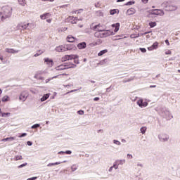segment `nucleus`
Wrapping results in <instances>:
<instances>
[{"mask_svg":"<svg viewBox=\"0 0 180 180\" xmlns=\"http://www.w3.org/2000/svg\"><path fill=\"white\" fill-rule=\"evenodd\" d=\"M113 34H115L113 32L109 30H98L94 33V37H97L98 39H103V37H109V36H113Z\"/></svg>","mask_w":180,"mask_h":180,"instance_id":"nucleus-1","label":"nucleus"},{"mask_svg":"<svg viewBox=\"0 0 180 180\" xmlns=\"http://www.w3.org/2000/svg\"><path fill=\"white\" fill-rule=\"evenodd\" d=\"M4 13H2L3 15L1 17V20L4 19H8V18H11L12 16V7L11 6H4L3 7Z\"/></svg>","mask_w":180,"mask_h":180,"instance_id":"nucleus-2","label":"nucleus"},{"mask_svg":"<svg viewBox=\"0 0 180 180\" xmlns=\"http://www.w3.org/2000/svg\"><path fill=\"white\" fill-rule=\"evenodd\" d=\"M77 65L72 63H65L56 68V71H63V70H68L69 68H75Z\"/></svg>","mask_w":180,"mask_h":180,"instance_id":"nucleus-3","label":"nucleus"},{"mask_svg":"<svg viewBox=\"0 0 180 180\" xmlns=\"http://www.w3.org/2000/svg\"><path fill=\"white\" fill-rule=\"evenodd\" d=\"M158 112L159 115L162 117H172V115H171V112L165 108H161L158 110Z\"/></svg>","mask_w":180,"mask_h":180,"instance_id":"nucleus-4","label":"nucleus"},{"mask_svg":"<svg viewBox=\"0 0 180 180\" xmlns=\"http://www.w3.org/2000/svg\"><path fill=\"white\" fill-rule=\"evenodd\" d=\"M150 15H157L158 16H164L165 13L161 9H153L150 11Z\"/></svg>","mask_w":180,"mask_h":180,"instance_id":"nucleus-5","label":"nucleus"},{"mask_svg":"<svg viewBox=\"0 0 180 180\" xmlns=\"http://www.w3.org/2000/svg\"><path fill=\"white\" fill-rule=\"evenodd\" d=\"M158 139L162 143H165L166 141H168V140H169V135L167 134H160L158 135Z\"/></svg>","mask_w":180,"mask_h":180,"instance_id":"nucleus-6","label":"nucleus"},{"mask_svg":"<svg viewBox=\"0 0 180 180\" xmlns=\"http://www.w3.org/2000/svg\"><path fill=\"white\" fill-rule=\"evenodd\" d=\"M28 96H29V93H27V91H22L21 94H20L19 100L21 101V102H25L27 99Z\"/></svg>","mask_w":180,"mask_h":180,"instance_id":"nucleus-7","label":"nucleus"},{"mask_svg":"<svg viewBox=\"0 0 180 180\" xmlns=\"http://www.w3.org/2000/svg\"><path fill=\"white\" fill-rule=\"evenodd\" d=\"M72 58H78L77 55H65L62 58V61H68Z\"/></svg>","mask_w":180,"mask_h":180,"instance_id":"nucleus-8","label":"nucleus"},{"mask_svg":"<svg viewBox=\"0 0 180 180\" xmlns=\"http://www.w3.org/2000/svg\"><path fill=\"white\" fill-rule=\"evenodd\" d=\"M136 103L139 106V108H147V106L148 105V103H147L146 101L144 102L143 99L138 100Z\"/></svg>","mask_w":180,"mask_h":180,"instance_id":"nucleus-9","label":"nucleus"},{"mask_svg":"<svg viewBox=\"0 0 180 180\" xmlns=\"http://www.w3.org/2000/svg\"><path fill=\"white\" fill-rule=\"evenodd\" d=\"M29 25H30L29 22H21L18 25V29L20 30H26L29 27Z\"/></svg>","mask_w":180,"mask_h":180,"instance_id":"nucleus-10","label":"nucleus"},{"mask_svg":"<svg viewBox=\"0 0 180 180\" xmlns=\"http://www.w3.org/2000/svg\"><path fill=\"white\" fill-rule=\"evenodd\" d=\"M162 6H165L166 11H176V6H168V5H167V2L162 3Z\"/></svg>","mask_w":180,"mask_h":180,"instance_id":"nucleus-11","label":"nucleus"},{"mask_svg":"<svg viewBox=\"0 0 180 180\" xmlns=\"http://www.w3.org/2000/svg\"><path fill=\"white\" fill-rule=\"evenodd\" d=\"M56 51H58V53H64L65 51V45H60L56 48Z\"/></svg>","mask_w":180,"mask_h":180,"instance_id":"nucleus-12","label":"nucleus"},{"mask_svg":"<svg viewBox=\"0 0 180 180\" xmlns=\"http://www.w3.org/2000/svg\"><path fill=\"white\" fill-rule=\"evenodd\" d=\"M65 51H68L70 50H75L77 48L74 44H66L65 45Z\"/></svg>","mask_w":180,"mask_h":180,"instance_id":"nucleus-13","label":"nucleus"},{"mask_svg":"<svg viewBox=\"0 0 180 180\" xmlns=\"http://www.w3.org/2000/svg\"><path fill=\"white\" fill-rule=\"evenodd\" d=\"M44 63H46V64H47V65H49V67H53V64H54V62H53V60L49 58H44Z\"/></svg>","mask_w":180,"mask_h":180,"instance_id":"nucleus-14","label":"nucleus"},{"mask_svg":"<svg viewBox=\"0 0 180 180\" xmlns=\"http://www.w3.org/2000/svg\"><path fill=\"white\" fill-rule=\"evenodd\" d=\"M77 49L79 50H82L84 49H86V42H81L77 44Z\"/></svg>","mask_w":180,"mask_h":180,"instance_id":"nucleus-15","label":"nucleus"},{"mask_svg":"<svg viewBox=\"0 0 180 180\" xmlns=\"http://www.w3.org/2000/svg\"><path fill=\"white\" fill-rule=\"evenodd\" d=\"M6 53H9L10 54H16V53H19V50H15L13 49H6Z\"/></svg>","mask_w":180,"mask_h":180,"instance_id":"nucleus-16","label":"nucleus"},{"mask_svg":"<svg viewBox=\"0 0 180 180\" xmlns=\"http://www.w3.org/2000/svg\"><path fill=\"white\" fill-rule=\"evenodd\" d=\"M158 49V42H155L153 43V44L152 45V46H150L148 48V50H149L150 51H151V50H155Z\"/></svg>","mask_w":180,"mask_h":180,"instance_id":"nucleus-17","label":"nucleus"},{"mask_svg":"<svg viewBox=\"0 0 180 180\" xmlns=\"http://www.w3.org/2000/svg\"><path fill=\"white\" fill-rule=\"evenodd\" d=\"M112 27H115L114 32L117 33V32H119V29L120 28V23L117 22L116 24H112Z\"/></svg>","mask_w":180,"mask_h":180,"instance_id":"nucleus-18","label":"nucleus"},{"mask_svg":"<svg viewBox=\"0 0 180 180\" xmlns=\"http://www.w3.org/2000/svg\"><path fill=\"white\" fill-rule=\"evenodd\" d=\"M127 15H134V13H136V9H134V8H131L127 10Z\"/></svg>","mask_w":180,"mask_h":180,"instance_id":"nucleus-19","label":"nucleus"},{"mask_svg":"<svg viewBox=\"0 0 180 180\" xmlns=\"http://www.w3.org/2000/svg\"><path fill=\"white\" fill-rule=\"evenodd\" d=\"M67 41L69 43H74V41H75V37H72V35H69L67 37Z\"/></svg>","mask_w":180,"mask_h":180,"instance_id":"nucleus-20","label":"nucleus"},{"mask_svg":"<svg viewBox=\"0 0 180 180\" xmlns=\"http://www.w3.org/2000/svg\"><path fill=\"white\" fill-rule=\"evenodd\" d=\"M60 75H58L54 76L53 77H49V78L46 79L45 80V84H49V82H50V81H53V79H54L56 78H58V77H60Z\"/></svg>","mask_w":180,"mask_h":180,"instance_id":"nucleus-21","label":"nucleus"},{"mask_svg":"<svg viewBox=\"0 0 180 180\" xmlns=\"http://www.w3.org/2000/svg\"><path fill=\"white\" fill-rule=\"evenodd\" d=\"M48 98H50V94H44V95L41 98V102H44V101H47Z\"/></svg>","mask_w":180,"mask_h":180,"instance_id":"nucleus-22","label":"nucleus"},{"mask_svg":"<svg viewBox=\"0 0 180 180\" xmlns=\"http://www.w3.org/2000/svg\"><path fill=\"white\" fill-rule=\"evenodd\" d=\"M70 19L72 20H71V23L74 24H77L78 22V17H70Z\"/></svg>","mask_w":180,"mask_h":180,"instance_id":"nucleus-23","label":"nucleus"},{"mask_svg":"<svg viewBox=\"0 0 180 180\" xmlns=\"http://www.w3.org/2000/svg\"><path fill=\"white\" fill-rule=\"evenodd\" d=\"M60 164H63V162H56L54 163H49L47 165V167H54V165H60Z\"/></svg>","mask_w":180,"mask_h":180,"instance_id":"nucleus-24","label":"nucleus"},{"mask_svg":"<svg viewBox=\"0 0 180 180\" xmlns=\"http://www.w3.org/2000/svg\"><path fill=\"white\" fill-rule=\"evenodd\" d=\"M113 168H115V169H117L119 168V160H116L112 165Z\"/></svg>","mask_w":180,"mask_h":180,"instance_id":"nucleus-25","label":"nucleus"},{"mask_svg":"<svg viewBox=\"0 0 180 180\" xmlns=\"http://www.w3.org/2000/svg\"><path fill=\"white\" fill-rule=\"evenodd\" d=\"M99 27H101V25L100 24H98V25H95L94 27H92V26H91V29L92 30H99Z\"/></svg>","mask_w":180,"mask_h":180,"instance_id":"nucleus-26","label":"nucleus"},{"mask_svg":"<svg viewBox=\"0 0 180 180\" xmlns=\"http://www.w3.org/2000/svg\"><path fill=\"white\" fill-rule=\"evenodd\" d=\"M20 160H22V155H15L13 158L14 161H19Z\"/></svg>","mask_w":180,"mask_h":180,"instance_id":"nucleus-27","label":"nucleus"},{"mask_svg":"<svg viewBox=\"0 0 180 180\" xmlns=\"http://www.w3.org/2000/svg\"><path fill=\"white\" fill-rule=\"evenodd\" d=\"M108 51V49H104L103 51H101L98 53V56L101 57V56H103V54H105V53Z\"/></svg>","mask_w":180,"mask_h":180,"instance_id":"nucleus-28","label":"nucleus"},{"mask_svg":"<svg viewBox=\"0 0 180 180\" xmlns=\"http://www.w3.org/2000/svg\"><path fill=\"white\" fill-rule=\"evenodd\" d=\"M49 15H50V13H46L43 15H41L40 18H41V19L44 20V19H46V18H47V16H49Z\"/></svg>","mask_w":180,"mask_h":180,"instance_id":"nucleus-29","label":"nucleus"},{"mask_svg":"<svg viewBox=\"0 0 180 180\" xmlns=\"http://www.w3.org/2000/svg\"><path fill=\"white\" fill-rule=\"evenodd\" d=\"M2 102H8L9 101V96H4L2 98H1Z\"/></svg>","mask_w":180,"mask_h":180,"instance_id":"nucleus-30","label":"nucleus"},{"mask_svg":"<svg viewBox=\"0 0 180 180\" xmlns=\"http://www.w3.org/2000/svg\"><path fill=\"white\" fill-rule=\"evenodd\" d=\"M43 53H44V51L39 50L38 51V53L34 55V57H39V56H41V54H43Z\"/></svg>","mask_w":180,"mask_h":180,"instance_id":"nucleus-31","label":"nucleus"},{"mask_svg":"<svg viewBox=\"0 0 180 180\" xmlns=\"http://www.w3.org/2000/svg\"><path fill=\"white\" fill-rule=\"evenodd\" d=\"M140 130L142 134H146V131H147V127H142Z\"/></svg>","mask_w":180,"mask_h":180,"instance_id":"nucleus-32","label":"nucleus"},{"mask_svg":"<svg viewBox=\"0 0 180 180\" xmlns=\"http://www.w3.org/2000/svg\"><path fill=\"white\" fill-rule=\"evenodd\" d=\"M119 165H123V164L126 163V160H117Z\"/></svg>","mask_w":180,"mask_h":180,"instance_id":"nucleus-33","label":"nucleus"},{"mask_svg":"<svg viewBox=\"0 0 180 180\" xmlns=\"http://www.w3.org/2000/svg\"><path fill=\"white\" fill-rule=\"evenodd\" d=\"M150 27H155L157 26V22H149Z\"/></svg>","mask_w":180,"mask_h":180,"instance_id":"nucleus-34","label":"nucleus"},{"mask_svg":"<svg viewBox=\"0 0 180 180\" xmlns=\"http://www.w3.org/2000/svg\"><path fill=\"white\" fill-rule=\"evenodd\" d=\"M18 3L20 4V5H22V6H25V5H26L25 0H18Z\"/></svg>","mask_w":180,"mask_h":180,"instance_id":"nucleus-35","label":"nucleus"},{"mask_svg":"<svg viewBox=\"0 0 180 180\" xmlns=\"http://www.w3.org/2000/svg\"><path fill=\"white\" fill-rule=\"evenodd\" d=\"M112 142L114 143V144H116L117 146H121L122 145V143H120V141L115 139L112 141Z\"/></svg>","mask_w":180,"mask_h":180,"instance_id":"nucleus-36","label":"nucleus"},{"mask_svg":"<svg viewBox=\"0 0 180 180\" xmlns=\"http://www.w3.org/2000/svg\"><path fill=\"white\" fill-rule=\"evenodd\" d=\"M15 139H16V137H15V136L8 137L7 141H13V140H15Z\"/></svg>","mask_w":180,"mask_h":180,"instance_id":"nucleus-37","label":"nucleus"},{"mask_svg":"<svg viewBox=\"0 0 180 180\" xmlns=\"http://www.w3.org/2000/svg\"><path fill=\"white\" fill-rule=\"evenodd\" d=\"M40 127V124H35L31 127V129H37Z\"/></svg>","mask_w":180,"mask_h":180,"instance_id":"nucleus-38","label":"nucleus"},{"mask_svg":"<svg viewBox=\"0 0 180 180\" xmlns=\"http://www.w3.org/2000/svg\"><path fill=\"white\" fill-rule=\"evenodd\" d=\"M136 4L135 1H128L127 4H125L126 6H129L130 5H134Z\"/></svg>","mask_w":180,"mask_h":180,"instance_id":"nucleus-39","label":"nucleus"},{"mask_svg":"<svg viewBox=\"0 0 180 180\" xmlns=\"http://www.w3.org/2000/svg\"><path fill=\"white\" fill-rule=\"evenodd\" d=\"M72 60H74L75 64H79V60H78V58H72Z\"/></svg>","mask_w":180,"mask_h":180,"instance_id":"nucleus-40","label":"nucleus"},{"mask_svg":"<svg viewBox=\"0 0 180 180\" xmlns=\"http://www.w3.org/2000/svg\"><path fill=\"white\" fill-rule=\"evenodd\" d=\"M37 79H39V81H44V77L41 76L37 75Z\"/></svg>","mask_w":180,"mask_h":180,"instance_id":"nucleus-41","label":"nucleus"},{"mask_svg":"<svg viewBox=\"0 0 180 180\" xmlns=\"http://www.w3.org/2000/svg\"><path fill=\"white\" fill-rule=\"evenodd\" d=\"M26 136H27V133H22L21 134L20 136H18V137L20 139H22V137H26Z\"/></svg>","mask_w":180,"mask_h":180,"instance_id":"nucleus-42","label":"nucleus"},{"mask_svg":"<svg viewBox=\"0 0 180 180\" xmlns=\"http://www.w3.org/2000/svg\"><path fill=\"white\" fill-rule=\"evenodd\" d=\"M26 165H27V163H23L22 165H20V166L18 167V168L20 169V168H23V167H26Z\"/></svg>","mask_w":180,"mask_h":180,"instance_id":"nucleus-43","label":"nucleus"},{"mask_svg":"<svg viewBox=\"0 0 180 180\" xmlns=\"http://www.w3.org/2000/svg\"><path fill=\"white\" fill-rule=\"evenodd\" d=\"M139 50L141 51V53L147 52V49H146V48H140Z\"/></svg>","mask_w":180,"mask_h":180,"instance_id":"nucleus-44","label":"nucleus"},{"mask_svg":"<svg viewBox=\"0 0 180 180\" xmlns=\"http://www.w3.org/2000/svg\"><path fill=\"white\" fill-rule=\"evenodd\" d=\"M110 15H115L116 13V9L110 10Z\"/></svg>","mask_w":180,"mask_h":180,"instance_id":"nucleus-45","label":"nucleus"},{"mask_svg":"<svg viewBox=\"0 0 180 180\" xmlns=\"http://www.w3.org/2000/svg\"><path fill=\"white\" fill-rule=\"evenodd\" d=\"M77 113H78V115H84V110H78L77 111Z\"/></svg>","mask_w":180,"mask_h":180,"instance_id":"nucleus-46","label":"nucleus"},{"mask_svg":"<svg viewBox=\"0 0 180 180\" xmlns=\"http://www.w3.org/2000/svg\"><path fill=\"white\" fill-rule=\"evenodd\" d=\"M8 115H11L9 112H4L2 113V117H5V116H8Z\"/></svg>","mask_w":180,"mask_h":180,"instance_id":"nucleus-47","label":"nucleus"},{"mask_svg":"<svg viewBox=\"0 0 180 180\" xmlns=\"http://www.w3.org/2000/svg\"><path fill=\"white\" fill-rule=\"evenodd\" d=\"M71 169L73 172L74 171H77V167H75V165L72 166Z\"/></svg>","mask_w":180,"mask_h":180,"instance_id":"nucleus-48","label":"nucleus"},{"mask_svg":"<svg viewBox=\"0 0 180 180\" xmlns=\"http://www.w3.org/2000/svg\"><path fill=\"white\" fill-rule=\"evenodd\" d=\"M131 81H134V77H130L129 79H127L128 82H130Z\"/></svg>","mask_w":180,"mask_h":180,"instance_id":"nucleus-49","label":"nucleus"},{"mask_svg":"<svg viewBox=\"0 0 180 180\" xmlns=\"http://www.w3.org/2000/svg\"><path fill=\"white\" fill-rule=\"evenodd\" d=\"M65 154L71 155V154H72V152L71 150H66V151H65Z\"/></svg>","mask_w":180,"mask_h":180,"instance_id":"nucleus-50","label":"nucleus"},{"mask_svg":"<svg viewBox=\"0 0 180 180\" xmlns=\"http://www.w3.org/2000/svg\"><path fill=\"white\" fill-rule=\"evenodd\" d=\"M148 33H151V31L146 32H144V33H143V34H141V36H144V35H146V34H148Z\"/></svg>","mask_w":180,"mask_h":180,"instance_id":"nucleus-51","label":"nucleus"},{"mask_svg":"<svg viewBox=\"0 0 180 180\" xmlns=\"http://www.w3.org/2000/svg\"><path fill=\"white\" fill-rule=\"evenodd\" d=\"M27 146H32L33 142L28 141H27Z\"/></svg>","mask_w":180,"mask_h":180,"instance_id":"nucleus-52","label":"nucleus"},{"mask_svg":"<svg viewBox=\"0 0 180 180\" xmlns=\"http://www.w3.org/2000/svg\"><path fill=\"white\" fill-rule=\"evenodd\" d=\"M105 62H106V59H105V60L101 61V63H99L98 64H99L100 65H103V63H105Z\"/></svg>","mask_w":180,"mask_h":180,"instance_id":"nucleus-53","label":"nucleus"},{"mask_svg":"<svg viewBox=\"0 0 180 180\" xmlns=\"http://www.w3.org/2000/svg\"><path fill=\"white\" fill-rule=\"evenodd\" d=\"M127 157H128V158H130L131 160V158H133V155L128 153Z\"/></svg>","mask_w":180,"mask_h":180,"instance_id":"nucleus-54","label":"nucleus"},{"mask_svg":"<svg viewBox=\"0 0 180 180\" xmlns=\"http://www.w3.org/2000/svg\"><path fill=\"white\" fill-rule=\"evenodd\" d=\"M113 167L112 166H111L110 168H109V169H108V172H112V171H113Z\"/></svg>","mask_w":180,"mask_h":180,"instance_id":"nucleus-55","label":"nucleus"},{"mask_svg":"<svg viewBox=\"0 0 180 180\" xmlns=\"http://www.w3.org/2000/svg\"><path fill=\"white\" fill-rule=\"evenodd\" d=\"M37 179V177H32V178H29L27 180H35Z\"/></svg>","mask_w":180,"mask_h":180,"instance_id":"nucleus-56","label":"nucleus"},{"mask_svg":"<svg viewBox=\"0 0 180 180\" xmlns=\"http://www.w3.org/2000/svg\"><path fill=\"white\" fill-rule=\"evenodd\" d=\"M94 101L95 102H98V101H99V97H95V98H94Z\"/></svg>","mask_w":180,"mask_h":180,"instance_id":"nucleus-57","label":"nucleus"},{"mask_svg":"<svg viewBox=\"0 0 180 180\" xmlns=\"http://www.w3.org/2000/svg\"><path fill=\"white\" fill-rule=\"evenodd\" d=\"M165 44H167V46H169V41H168V39H166Z\"/></svg>","mask_w":180,"mask_h":180,"instance_id":"nucleus-58","label":"nucleus"},{"mask_svg":"<svg viewBox=\"0 0 180 180\" xmlns=\"http://www.w3.org/2000/svg\"><path fill=\"white\" fill-rule=\"evenodd\" d=\"M137 167H141V168H143V164L141 163H138Z\"/></svg>","mask_w":180,"mask_h":180,"instance_id":"nucleus-59","label":"nucleus"},{"mask_svg":"<svg viewBox=\"0 0 180 180\" xmlns=\"http://www.w3.org/2000/svg\"><path fill=\"white\" fill-rule=\"evenodd\" d=\"M79 20H84V18L80 17L79 18H77V22H79Z\"/></svg>","mask_w":180,"mask_h":180,"instance_id":"nucleus-60","label":"nucleus"},{"mask_svg":"<svg viewBox=\"0 0 180 180\" xmlns=\"http://www.w3.org/2000/svg\"><path fill=\"white\" fill-rule=\"evenodd\" d=\"M166 55L171 54V51L168 50L165 52Z\"/></svg>","mask_w":180,"mask_h":180,"instance_id":"nucleus-61","label":"nucleus"},{"mask_svg":"<svg viewBox=\"0 0 180 180\" xmlns=\"http://www.w3.org/2000/svg\"><path fill=\"white\" fill-rule=\"evenodd\" d=\"M58 154H65V151H60Z\"/></svg>","mask_w":180,"mask_h":180,"instance_id":"nucleus-62","label":"nucleus"},{"mask_svg":"<svg viewBox=\"0 0 180 180\" xmlns=\"http://www.w3.org/2000/svg\"><path fill=\"white\" fill-rule=\"evenodd\" d=\"M149 88H157L156 85H150Z\"/></svg>","mask_w":180,"mask_h":180,"instance_id":"nucleus-63","label":"nucleus"},{"mask_svg":"<svg viewBox=\"0 0 180 180\" xmlns=\"http://www.w3.org/2000/svg\"><path fill=\"white\" fill-rule=\"evenodd\" d=\"M142 2L143 4H147V2H148V0H142Z\"/></svg>","mask_w":180,"mask_h":180,"instance_id":"nucleus-64","label":"nucleus"}]
</instances>
